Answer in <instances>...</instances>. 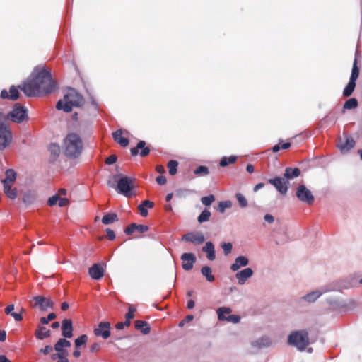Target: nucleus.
Segmentation results:
<instances>
[{
	"instance_id": "nucleus-25",
	"label": "nucleus",
	"mask_w": 362,
	"mask_h": 362,
	"mask_svg": "<svg viewBox=\"0 0 362 362\" xmlns=\"http://www.w3.org/2000/svg\"><path fill=\"white\" fill-rule=\"evenodd\" d=\"M49 151L50 153V160L55 161L60 155L61 148L58 144L52 143L49 146Z\"/></svg>"
},
{
	"instance_id": "nucleus-64",
	"label": "nucleus",
	"mask_w": 362,
	"mask_h": 362,
	"mask_svg": "<svg viewBox=\"0 0 362 362\" xmlns=\"http://www.w3.org/2000/svg\"><path fill=\"white\" fill-rule=\"evenodd\" d=\"M14 310V305L11 304L8 305L6 309L5 312L7 315H11L13 313V310Z\"/></svg>"
},
{
	"instance_id": "nucleus-57",
	"label": "nucleus",
	"mask_w": 362,
	"mask_h": 362,
	"mask_svg": "<svg viewBox=\"0 0 362 362\" xmlns=\"http://www.w3.org/2000/svg\"><path fill=\"white\" fill-rule=\"evenodd\" d=\"M156 182L160 185H163L167 182V179L163 175H159L156 177Z\"/></svg>"
},
{
	"instance_id": "nucleus-32",
	"label": "nucleus",
	"mask_w": 362,
	"mask_h": 362,
	"mask_svg": "<svg viewBox=\"0 0 362 362\" xmlns=\"http://www.w3.org/2000/svg\"><path fill=\"white\" fill-rule=\"evenodd\" d=\"M202 274L206 277V279L209 282H213L215 280V277L212 274V269L209 266H204L201 269Z\"/></svg>"
},
{
	"instance_id": "nucleus-12",
	"label": "nucleus",
	"mask_w": 362,
	"mask_h": 362,
	"mask_svg": "<svg viewBox=\"0 0 362 362\" xmlns=\"http://www.w3.org/2000/svg\"><path fill=\"white\" fill-rule=\"evenodd\" d=\"M231 312L229 308L221 307L217 310L218 318L219 320L233 322L234 324L238 323L240 321V317L237 315H230L228 317L225 314H229Z\"/></svg>"
},
{
	"instance_id": "nucleus-24",
	"label": "nucleus",
	"mask_w": 362,
	"mask_h": 362,
	"mask_svg": "<svg viewBox=\"0 0 362 362\" xmlns=\"http://www.w3.org/2000/svg\"><path fill=\"white\" fill-rule=\"evenodd\" d=\"M202 251L206 253V257L209 260L213 261L215 259L216 254L214 245L211 242H206L205 246L202 247Z\"/></svg>"
},
{
	"instance_id": "nucleus-22",
	"label": "nucleus",
	"mask_w": 362,
	"mask_h": 362,
	"mask_svg": "<svg viewBox=\"0 0 362 362\" xmlns=\"http://www.w3.org/2000/svg\"><path fill=\"white\" fill-rule=\"evenodd\" d=\"M0 95L1 98L3 99H10L12 100H16L18 98L19 93L16 86H11L9 88V92L6 89H3L1 91Z\"/></svg>"
},
{
	"instance_id": "nucleus-56",
	"label": "nucleus",
	"mask_w": 362,
	"mask_h": 362,
	"mask_svg": "<svg viewBox=\"0 0 362 362\" xmlns=\"http://www.w3.org/2000/svg\"><path fill=\"white\" fill-rule=\"evenodd\" d=\"M105 231H106V233H107V238L110 240H115V232L112 229L107 228Z\"/></svg>"
},
{
	"instance_id": "nucleus-5",
	"label": "nucleus",
	"mask_w": 362,
	"mask_h": 362,
	"mask_svg": "<svg viewBox=\"0 0 362 362\" xmlns=\"http://www.w3.org/2000/svg\"><path fill=\"white\" fill-rule=\"evenodd\" d=\"M288 343L299 351L305 350L310 343L308 332L305 329L291 332L288 337Z\"/></svg>"
},
{
	"instance_id": "nucleus-30",
	"label": "nucleus",
	"mask_w": 362,
	"mask_h": 362,
	"mask_svg": "<svg viewBox=\"0 0 362 362\" xmlns=\"http://www.w3.org/2000/svg\"><path fill=\"white\" fill-rule=\"evenodd\" d=\"M51 332L47 330L45 327H39L35 332L36 337L40 340H43L45 338L49 337Z\"/></svg>"
},
{
	"instance_id": "nucleus-38",
	"label": "nucleus",
	"mask_w": 362,
	"mask_h": 362,
	"mask_svg": "<svg viewBox=\"0 0 362 362\" xmlns=\"http://www.w3.org/2000/svg\"><path fill=\"white\" fill-rule=\"evenodd\" d=\"M356 87V82L349 81L346 86L343 90V95L344 97H349L354 92Z\"/></svg>"
},
{
	"instance_id": "nucleus-44",
	"label": "nucleus",
	"mask_w": 362,
	"mask_h": 362,
	"mask_svg": "<svg viewBox=\"0 0 362 362\" xmlns=\"http://www.w3.org/2000/svg\"><path fill=\"white\" fill-rule=\"evenodd\" d=\"M194 192H195V191L193 189H179L176 190L175 194L178 197L183 198V197H186L187 196H188L191 194H193Z\"/></svg>"
},
{
	"instance_id": "nucleus-55",
	"label": "nucleus",
	"mask_w": 362,
	"mask_h": 362,
	"mask_svg": "<svg viewBox=\"0 0 362 362\" xmlns=\"http://www.w3.org/2000/svg\"><path fill=\"white\" fill-rule=\"evenodd\" d=\"M117 160V158L115 155H111L106 158L105 163L107 165L114 164Z\"/></svg>"
},
{
	"instance_id": "nucleus-34",
	"label": "nucleus",
	"mask_w": 362,
	"mask_h": 362,
	"mask_svg": "<svg viewBox=\"0 0 362 362\" xmlns=\"http://www.w3.org/2000/svg\"><path fill=\"white\" fill-rule=\"evenodd\" d=\"M118 220L117 215L115 213H107L102 218V223L105 225L110 224Z\"/></svg>"
},
{
	"instance_id": "nucleus-45",
	"label": "nucleus",
	"mask_w": 362,
	"mask_h": 362,
	"mask_svg": "<svg viewBox=\"0 0 362 362\" xmlns=\"http://www.w3.org/2000/svg\"><path fill=\"white\" fill-rule=\"evenodd\" d=\"M194 173L197 175H207L209 174V168L204 165L198 166L194 170Z\"/></svg>"
},
{
	"instance_id": "nucleus-41",
	"label": "nucleus",
	"mask_w": 362,
	"mask_h": 362,
	"mask_svg": "<svg viewBox=\"0 0 362 362\" xmlns=\"http://www.w3.org/2000/svg\"><path fill=\"white\" fill-rule=\"evenodd\" d=\"M178 162L175 160H171L168 163V168L169 174L174 175L177 171Z\"/></svg>"
},
{
	"instance_id": "nucleus-43",
	"label": "nucleus",
	"mask_w": 362,
	"mask_h": 362,
	"mask_svg": "<svg viewBox=\"0 0 362 362\" xmlns=\"http://www.w3.org/2000/svg\"><path fill=\"white\" fill-rule=\"evenodd\" d=\"M235 198L240 208H245L247 206V200L241 193H236Z\"/></svg>"
},
{
	"instance_id": "nucleus-42",
	"label": "nucleus",
	"mask_w": 362,
	"mask_h": 362,
	"mask_svg": "<svg viewBox=\"0 0 362 362\" xmlns=\"http://www.w3.org/2000/svg\"><path fill=\"white\" fill-rule=\"evenodd\" d=\"M358 106V100L355 98L347 100L344 104V108L346 110H352Z\"/></svg>"
},
{
	"instance_id": "nucleus-48",
	"label": "nucleus",
	"mask_w": 362,
	"mask_h": 362,
	"mask_svg": "<svg viewBox=\"0 0 362 362\" xmlns=\"http://www.w3.org/2000/svg\"><path fill=\"white\" fill-rule=\"evenodd\" d=\"M221 247L223 250V253L226 256L231 253L233 245L230 243H222Z\"/></svg>"
},
{
	"instance_id": "nucleus-52",
	"label": "nucleus",
	"mask_w": 362,
	"mask_h": 362,
	"mask_svg": "<svg viewBox=\"0 0 362 362\" xmlns=\"http://www.w3.org/2000/svg\"><path fill=\"white\" fill-rule=\"evenodd\" d=\"M136 230V223H133L129 225L124 230V233L129 235H132Z\"/></svg>"
},
{
	"instance_id": "nucleus-26",
	"label": "nucleus",
	"mask_w": 362,
	"mask_h": 362,
	"mask_svg": "<svg viewBox=\"0 0 362 362\" xmlns=\"http://www.w3.org/2000/svg\"><path fill=\"white\" fill-rule=\"evenodd\" d=\"M122 132L121 129H118L112 133V137L115 141L118 143L120 146L125 147L129 144L128 139L122 136Z\"/></svg>"
},
{
	"instance_id": "nucleus-20",
	"label": "nucleus",
	"mask_w": 362,
	"mask_h": 362,
	"mask_svg": "<svg viewBox=\"0 0 362 362\" xmlns=\"http://www.w3.org/2000/svg\"><path fill=\"white\" fill-rule=\"evenodd\" d=\"M104 269L99 264H93L88 269V273L93 279H100L104 275Z\"/></svg>"
},
{
	"instance_id": "nucleus-60",
	"label": "nucleus",
	"mask_w": 362,
	"mask_h": 362,
	"mask_svg": "<svg viewBox=\"0 0 362 362\" xmlns=\"http://www.w3.org/2000/svg\"><path fill=\"white\" fill-rule=\"evenodd\" d=\"M100 349V344L98 343H94L90 346V351L95 352L99 351Z\"/></svg>"
},
{
	"instance_id": "nucleus-61",
	"label": "nucleus",
	"mask_w": 362,
	"mask_h": 362,
	"mask_svg": "<svg viewBox=\"0 0 362 362\" xmlns=\"http://www.w3.org/2000/svg\"><path fill=\"white\" fill-rule=\"evenodd\" d=\"M141 204L145 206L146 208L148 207L149 209L153 208L154 206V203L149 200H144Z\"/></svg>"
},
{
	"instance_id": "nucleus-58",
	"label": "nucleus",
	"mask_w": 362,
	"mask_h": 362,
	"mask_svg": "<svg viewBox=\"0 0 362 362\" xmlns=\"http://www.w3.org/2000/svg\"><path fill=\"white\" fill-rule=\"evenodd\" d=\"M139 209L140 214H141V216L146 217V216H148V211H147V209H146L145 206H144L141 204H139Z\"/></svg>"
},
{
	"instance_id": "nucleus-10",
	"label": "nucleus",
	"mask_w": 362,
	"mask_h": 362,
	"mask_svg": "<svg viewBox=\"0 0 362 362\" xmlns=\"http://www.w3.org/2000/svg\"><path fill=\"white\" fill-rule=\"evenodd\" d=\"M335 290L334 288H329L328 286L323 287L320 289H317L308 293L300 298L301 300L308 303H315L322 294Z\"/></svg>"
},
{
	"instance_id": "nucleus-6",
	"label": "nucleus",
	"mask_w": 362,
	"mask_h": 362,
	"mask_svg": "<svg viewBox=\"0 0 362 362\" xmlns=\"http://www.w3.org/2000/svg\"><path fill=\"white\" fill-rule=\"evenodd\" d=\"M27 116L28 110L20 104H16L13 110L7 114L6 119L16 123H21Z\"/></svg>"
},
{
	"instance_id": "nucleus-39",
	"label": "nucleus",
	"mask_w": 362,
	"mask_h": 362,
	"mask_svg": "<svg viewBox=\"0 0 362 362\" xmlns=\"http://www.w3.org/2000/svg\"><path fill=\"white\" fill-rule=\"evenodd\" d=\"M358 76H359V69L357 66V59L355 58L354 64H353L351 74L349 81L356 82L357 78H358Z\"/></svg>"
},
{
	"instance_id": "nucleus-35",
	"label": "nucleus",
	"mask_w": 362,
	"mask_h": 362,
	"mask_svg": "<svg viewBox=\"0 0 362 362\" xmlns=\"http://www.w3.org/2000/svg\"><path fill=\"white\" fill-rule=\"evenodd\" d=\"M232 206L233 203L230 200L221 201L218 203L216 209L219 213L223 214L226 209H230Z\"/></svg>"
},
{
	"instance_id": "nucleus-37",
	"label": "nucleus",
	"mask_w": 362,
	"mask_h": 362,
	"mask_svg": "<svg viewBox=\"0 0 362 362\" xmlns=\"http://www.w3.org/2000/svg\"><path fill=\"white\" fill-rule=\"evenodd\" d=\"M211 215V211L209 209H205L201 212V214L197 217V221L199 223L206 222L209 220Z\"/></svg>"
},
{
	"instance_id": "nucleus-49",
	"label": "nucleus",
	"mask_w": 362,
	"mask_h": 362,
	"mask_svg": "<svg viewBox=\"0 0 362 362\" xmlns=\"http://www.w3.org/2000/svg\"><path fill=\"white\" fill-rule=\"evenodd\" d=\"M56 317L57 316H56L55 313H51L48 314V315L47 317H42L40 320L42 324L46 325V324H48L50 321L55 319Z\"/></svg>"
},
{
	"instance_id": "nucleus-13",
	"label": "nucleus",
	"mask_w": 362,
	"mask_h": 362,
	"mask_svg": "<svg viewBox=\"0 0 362 362\" xmlns=\"http://www.w3.org/2000/svg\"><path fill=\"white\" fill-rule=\"evenodd\" d=\"M110 326L109 322H100L98 327L94 329V334L96 337H102L103 339H107L111 334Z\"/></svg>"
},
{
	"instance_id": "nucleus-47",
	"label": "nucleus",
	"mask_w": 362,
	"mask_h": 362,
	"mask_svg": "<svg viewBox=\"0 0 362 362\" xmlns=\"http://www.w3.org/2000/svg\"><path fill=\"white\" fill-rule=\"evenodd\" d=\"M88 337L86 334H82L75 339L74 344L76 348L85 344L87 342Z\"/></svg>"
},
{
	"instance_id": "nucleus-4",
	"label": "nucleus",
	"mask_w": 362,
	"mask_h": 362,
	"mask_svg": "<svg viewBox=\"0 0 362 362\" xmlns=\"http://www.w3.org/2000/svg\"><path fill=\"white\" fill-rule=\"evenodd\" d=\"M113 179L115 182H117V185L115 186L114 182L108 180L107 185L109 187L115 188L117 193L126 197H129L132 195L131 192L134 189V178L124 176L122 174H116L113 175Z\"/></svg>"
},
{
	"instance_id": "nucleus-23",
	"label": "nucleus",
	"mask_w": 362,
	"mask_h": 362,
	"mask_svg": "<svg viewBox=\"0 0 362 362\" xmlns=\"http://www.w3.org/2000/svg\"><path fill=\"white\" fill-rule=\"evenodd\" d=\"M249 264V259L247 257L240 255L235 258L234 263L230 265V269L233 272L238 271L240 267H246Z\"/></svg>"
},
{
	"instance_id": "nucleus-62",
	"label": "nucleus",
	"mask_w": 362,
	"mask_h": 362,
	"mask_svg": "<svg viewBox=\"0 0 362 362\" xmlns=\"http://www.w3.org/2000/svg\"><path fill=\"white\" fill-rule=\"evenodd\" d=\"M264 219L266 222L269 223H272L274 221V218L273 216H272L271 214H266L264 216Z\"/></svg>"
},
{
	"instance_id": "nucleus-1",
	"label": "nucleus",
	"mask_w": 362,
	"mask_h": 362,
	"mask_svg": "<svg viewBox=\"0 0 362 362\" xmlns=\"http://www.w3.org/2000/svg\"><path fill=\"white\" fill-rule=\"evenodd\" d=\"M33 77L19 87L27 96L33 97L42 93L49 94L56 89V83L52 78L51 72L45 68H35Z\"/></svg>"
},
{
	"instance_id": "nucleus-18",
	"label": "nucleus",
	"mask_w": 362,
	"mask_h": 362,
	"mask_svg": "<svg viewBox=\"0 0 362 362\" xmlns=\"http://www.w3.org/2000/svg\"><path fill=\"white\" fill-rule=\"evenodd\" d=\"M253 275V271L251 268H245L235 274V278L240 285L245 284L247 280Z\"/></svg>"
},
{
	"instance_id": "nucleus-17",
	"label": "nucleus",
	"mask_w": 362,
	"mask_h": 362,
	"mask_svg": "<svg viewBox=\"0 0 362 362\" xmlns=\"http://www.w3.org/2000/svg\"><path fill=\"white\" fill-rule=\"evenodd\" d=\"M272 345V341L270 337L263 336L251 342V346L255 348L264 349L269 348Z\"/></svg>"
},
{
	"instance_id": "nucleus-21",
	"label": "nucleus",
	"mask_w": 362,
	"mask_h": 362,
	"mask_svg": "<svg viewBox=\"0 0 362 362\" xmlns=\"http://www.w3.org/2000/svg\"><path fill=\"white\" fill-rule=\"evenodd\" d=\"M62 334L64 338L73 337L72 322L69 319H64L62 323Z\"/></svg>"
},
{
	"instance_id": "nucleus-2",
	"label": "nucleus",
	"mask_w": 362,
	"mask_h": 362,
	"mask_svg": "<svg viewBox=\"0 0 362 362\" xmlns=\"http://www.w3.org/2000/svg\"><path fill=\"white\" fill-rule=\"evenodd\" d=\"M84 103L83 97L74 88H69L62 100H59L56 108L66 113L71 112L74 107H80Z\"/></svg>"
},
{
	"instance_id": "nucleus-14",
	"label": "nucleus",
	"mask_w": 362,
	"mask_h": 362,
	"mask_svg": "<svg viewBox=\"0 0 362 362\" xmlns=\"http://www.w3.org/2000/svg\"><path fill=\"white\" fill-rule=\"evenodd\" d=\"M182 240L185 242H189L195 245L202 244L205 238L202 232H189L185 233L182 237Z\"/></svg>"
},
{
	"instance_id": "nucleus-51",
	"label": "nucleus",
	"mask_w": 362,
	"mask_h": 362,
	"mask_svg": "<svg viewBox=\"0 0 362 362\" xmlns=\"http://www.w3.org/2000/svg\"><path fill=\"white\" fill-rule=\"evenodd\" d=\"M59 200L58 194H55L48 199L47 204L50 206H54Z\"/></svg>"
},
{
	"instance_id": "nucleus-15",
	"label": "nucleus",
	"mask_w": 362,
	"mask_h": 362,
	"mask_svg": "<svg viewBox=\"0 0 362 362\" xmlns=\"http://www.w3.org/2000/svg\"><path fill=\"white\" fill-rule=\"evenodd\" d=\"M182 261V268L185 271L191 270L196 262V256L193 253L185 252L181 255Z\"/></svg>"
},
{
	"instance_id": "nucleus-59",
	"label": "nucleus",
	"mask_w": 362,
	"mask_h": 362,
	"mask_svg": "<svg viewBox=\"0 0 362 362\" xmlns=\"http://www.w3.org/2000/svg\"><path fill=\"white\" fill-rule=\"evenodd\" d=\"M69 200L66 198H59L58 205L60 207L65 206L69 204Z\"/></svg>"
},
{
	"instance_id": "nucleus-16",
	"label": "nucleus",
	"mask_w": 362,
	"mask_h": 362,
	"mask_svg": "<svg viewBox=\"0 0 362 362\" xmlns=\"http://www.w3.org/2000/svg\"><path fill=\"white\" fill-rule=\"evenodd\" d=\"M146 144L144 141H139L136 146L134 148H132L130 151L131 154L133 156H135L139 154V150L141 149V151L139 152V155L141 157H145L150 153V148L148 146H146Z\"/></svg>"
},
{
	"instance_id": "nucleus-33",
	"label": "nucleus",
	"mask_w": 362,
	"mask_h": 362,
	"mask_svg": "<svg viewBox=\"0 0 362 362\" xmlns=\"http://www.w3.org/2000/svg\"><path fill=\"white\" fill-rule=\"evenodd\" d=\"M36 200V194L31 191H28L23 194V202L27 204L30 205Z\"/></svg>"
},
{
	"instance_id": "nucleus-11",
	"label": "nucleus",
	"mask_w": 362,
	"mask_h": 362,
	"mask_svg": "<svg viewBox=\"0 0 362 362\" xmlns=\"http://www.w3.org/2000/svg\"><path fill=\"white\" fill-rule=\"evenodd\" d=\"M35 301V307H37L40 310L45 312L49 308L52 309L54 308V302L49 298H45L43 296H36L33 297Z\"/></svg>"
},
{
	"instance_id": "nucleus-53",
	"label": "nucleus",
	"mask_w": 362,
	"mask_h": 362,
	"mask_svg": "<svg viewBox=\"0 0 362 362\" xmlns=\"http://www.w3.org/2000/svg\"><path fill=\"white\" fill-rule=\"evenodd\" d=\"M136 230H137L140 233H144L148 230V226L146 225L136 224Z\"/></svg>"
},
{
	"instance_id": "nucleus-19",
	"label": "nucleus",
	"mask_w": 362,
	"mask_h": 362,
	"mask_svg": "<svg viewBox=\"0 0 362 362\" xmlns=\"http://www.w3.org/2000/svg\"><path fill=\"white\" fill-rule=\"evenodd\" d=\"M355 146V141L351 136H346L345 141H341L337 146L343 153L349 152Z\"/></svg>"
},
{
	"instance_id": "nucleus-3",
	"label": "nucleus",
	"mask_w": 362,
	"mask_h": 362,
	"mask_svg": "<svg viewBox=\"0 0 362 362\" xmlns=\"http://www.w3.org/2000/svg\"><path fill=\"white\" fill-rule=\"evenodd\" d=\"M64 154L71 158H76L83 149V141L76 133H70L64 139Z\"/></svg>"
},
{
	"instance_id": "nucleus-31",
	"label": "nucleus",
	"mask_w": 362,
	"mask_h": 362,
	"mask_svg": "<svg viewBox=\"0 0 362 362\" xmlns=\"http://www.w3.org/2000/svg\"><path fill=\"white\" fill-rule=\"evenodd\" d=\"M3 185H4V193L6 194V196L11 199H14L15 198H16V197H17L16 189L11 188V186L10 185V184L6 183V182Z\"/></svg>"
},
{
	"instance_id": "nucleus-50",
	"label": "nucleus",
	"mask_w": 362,
	"mask_h": 362,
	"mask_svg": "<svg viewBox=\"0 0 362 362\" xmlns=\"http://www.w3.org/2000/svg\"><path fill=\"white\" fill-rule=\"evenodd\" d=\"M135 311H136L135 306L133 305H129L128 312L125 315V318L133 319L134 317V313Z\"/></svg>"
},
{
	"instance_id": "nucleus-54",
	"label": "nucleus",
	"mask_w": 362,
	"mask_h": 362,
	"mask_svg": "<svg viewBox=\"0 0 362 362\" xmlns=\"http://www.w3.org/2000/svg\"><path fill=\"white\" fill-rule=\"evenodd\" d=\"M53 350V347L50 345L45 346L43 349L40 350V353H42L44 355H47L50 354Z\"/></svg>"
},
{
	"instance_id": "nucleus-40",
	"label": "nucleus",
	"mask_w": 362,
	"mask_h": 362,
	"mask_svg": "<svg viewBox=\"0 0 362 362\" xmlns=\"http://www.w3.org/2000/svg\"><path fill=\"white\" fill-rule=\"evenodd\" d=\"M237 160V156H230L229 157L223 156L220 160V165L221 167H226L228 164L234 163Z\"/></svg>"
},
{
	"instance_id": "nucleus-7",
	"label": "nucleus",
	"mask_w": 362,
	"mask_h": 362,
	"mask_svg": "<svg viewBox=\"0 0 362 362\" xmlns=\"http://www.w3.org/2000/svg\"><path fill=\"white\" fill-rule=\"evenodd\" d=\"M13 140V134L10 128L4 124L0 127V151L8 148Z\"/></svg>"
},
{
	"instance_id": "nucleus-36",
	"label": "nucleus",
	"mask_w": 362,
	"mask_h": 362,
	"mask_svg": "<svg viewBox=\"0 0 362 362\" xmlns=\"http://www.w3.org/2000/svg\"><path fill=\"white\" fill-rule=\"evenodd\" d=\"M6 177L3 180V184L14 182L16 178V173L13 169H8L5 172Z\"/></svg>"
},
{
	"instance_id": "nucleus-8",
	"label": "nucleus",
	"mask_w": 362,
	"mask_h": 362,
	"mask_svg": "<svg viewBox=\"0 0 362 362\" xmlns=\"http://www.w3.org/2000/svg\"><path fill=\"white\" fill-rule=\"evenodd\" d=\"M298 199L303 203L311 204L315 200L311 191L305 185H299L296 192Z\"/></svg>"
},
{
	"instance_id": "nucleus-27",
	"label": "nucleus",
	"mask_w": 362,
	"mask_h": 362,
	"mask_svg": "<svg viewBox=\"0 0 362 362\" xmlns=\"http://www.w3.org/2000/svg\"><path fill=\"white\" fill-rule=\"evenodd\" d=\"M300 174V170L298 168H286L284 171V176L288 181V180L298 177Z\"/></svg>"
},
{
	"instance_id": "nucleus-46",
	"label": "nucleus",
	"mask_w": 362,
	"mask_h": 362,
	"mask_svg": "<svg viewBox=\"0 0 362 362\" xmlns=\"http://www.w3.org/2000/svg\"><path fill=\"white\" fill-rule=\"evenodd\" d=\"M215 200V196L210 194L209 196L203 197L201 198V202L206 206H209Z\"/></svg>"
},
{
	"instance_id": "nucleus-9",
	"label": "nucleus",
	"mask_w": 362,
	"mask_h": 362,
	"mask_svg": "<svg viewBox=\"0 0 362 362\" xmlns=\"http://www.w3.org/2000/svg\"><path fill=\"white\" fill-rule=\"evenodd\" d=\"M268 182L274 186L275 189L282 195H285L289 188V182L283 177H275L269 179Z\"/></svg>"
},
{
	"instance_id": "nucleus-28",
	"label": "nucleus",
	"mask_w": 362,
	"mask_h": 362,
	"mask_svg": "<svg viewBox=\"0 0 362 362\" xmlns=\"http://www.w3.org/2000/svg\"><path fill=\"white\" fill-rule=\"evenodd\" d=\"M135 327L136 329L141 331L144 334H147L151 331V327L148 323L146 321L142 320H136L135 322Z\"/></svg>"
},
{
	"instance_id": "nucleus-29",
	"label": "nucleus",
	"mask_w": 362,
	"mask_h": 362,
	"mask_svg": "<svg viewBox=\"0 0 362 362\" xmlns=\"http://www.w3.org/2000/svg\"><path fill=\"white\" fill-rule=\"evenodd\" d=\"M71 345V342L66 338H60L54 344V349L56 351H60L64 348H69Z\"/></svg>"
},
{
	"instance_id": "nucleus-63",
	"label": "nucleus",
	"mask_w": 362,
	"mask_h": 362,
	"mask_svg": "<svg viewBox=\"0 0 362 362\" xmlns=\"http://www.w3.org/2000/svg\"><path fill=\"white\" fill-rule=\"evenodd\" d=\"M11 315L15 319L16 321H21L23 319L21 313H12Z\"/></svg>"
}]
</instances>
